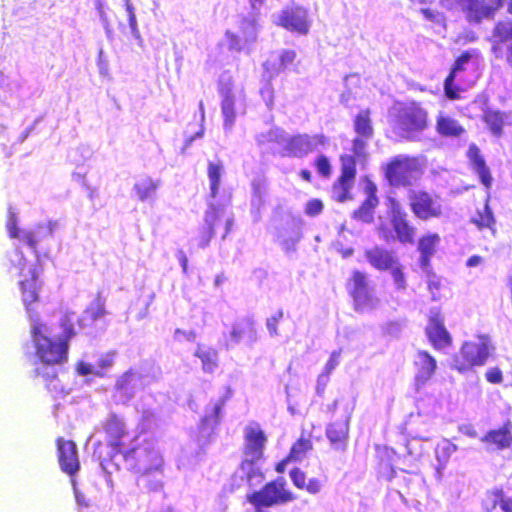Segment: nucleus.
Masks as SVG:
<instances>
[{
    "label": "nucleus",
    "mask_w": 512,
    "mask_h": 512,
    "mask_svg": "<svg viewBox=\"0 0 512 512\" xmlns=\"http://www.w3.org/2000/svg\"><path fill=\"white\" fill-rule=\"evenodd\" d=\"M86 311L90 319L94 321L103 318L107 314L105 300L100 295H97Z\"/></svg>",
    "instance_id": "obj_43"
},
{
    "label": "nucleus",
    "mask_w": 512,
    "mask_h": 512,
    "mask_svg": "<svg viewBox=\"0 0 512 512\" xmlns=\"http://www.w3.org/2000/svg\"><path fill=\"white\" fill-rule=\"evenodd\" d=\"M500 44L501 43L495 39V43L492 46V51L496 58L505 59L508 66L512 69V43L506 47L504 54Z\"/></svg>",
    "instance_id": "obj_47"
},
{
    "label": "nucleus",
    "mask_w": 512,
    "mask_h": 512,
    "mask_svg": "<svg viewBox=\"0 0 512 512\" xmlns=\"http://www.w3.org/2000/svg\"><path fill=\"white\" fill-rule=\"evenodd\" d=\"M222 93V102H221V109L222 113L225 118V122L232 124L235 120L236 113H235V98L233 94L231 93L230 89H226Z\"/></svg>",
    "instance_id": "obj_39"
},
{
    "label": "nucleus",
    "mask_w": 512,
    "mask_h": 512,
    "mask_svg": "<svg viewBox=\"0 0 512 512\" xmlns=\"http://www.w3.org/2000/svg\"><path fill=\"white\" fill-rule=\"evenodd\" d=\"M367 262L378 271H387L399 260L392 250L382 246H374L364 252Z\"/></svg>",
    "instance_id": "obj_21"
},
{
    "label": "nucleus",
    "mask_w": 512,
    "mask_h": 512,
    "mask_svg": "<svg viewBox=\"0 0 512 512\" xmlns=\"http://www.w3.org/2000/svg\"><path fill=\"white\" fill-rule=\"evenodd\" d=\"M467 157L473 170L478 174L481 183L490 189L492 185V176L486 162L481 155L480 149L476 144H470L467 150Z\"/></svg>",
    "instance_id": "obj_24"
},
{
    "label": "nucleus",
    "mask_w": 512,
    "mask_h": 512,
    "mask_svg": "<svg viewBox=\"0 0 512 512\" xmlns=\"http://www.w3.org/2000/svg\"><path fill=\"white\" fill-rule=\"evenodd\" d=\"M225 35H226V38L228 41L229 49L235 50V51H241L242 43H241L239 36H237L236 34H234L232 32H229V31H227Z\"/></svg>",
    "instance_id": "obj_56"
},
{
    "label": "nucleus",
    "mask_w": 512,
    "mask_h": 512,
    "mask_svg": "<svg viewBox=\"0 0 512 512\" xmlns=\"http://www.w3.org/2000/svg\"><path fill=\"white\" fill-rule=\"evenodd\" d=\"M329 381V377L324 374H320L317 378V385H316V393L318 396H323L325 392V388L327 386V383Z\"/></svg>",
    "instance_id": "obj_57"
},
{
    "label": "nucleus",
    "mask_w": 512,
    "mask_h": 512,
    "mask_svg": "<svg viewBox=\"0 0 512 512\" xmlns=\"http://www.w3.org/2000/svg\"><path fill=\"white\" fill-rule=\"evenodd\" d=\"M387 271H390L396 290L404 291L407 289L405 267L399 260H397L391 268H388Z\"/></svg>",
    "instance_id": "obj_41"
},
{
    "label": "nucleus",
    "mask_w": 512,
    "mask_h": 512,
    "mask_svg": "<svg viewBox=\"0 0 512 512\" xmlns=\"http://www.w3.org/2000/svg\"><path fill=\"white\" fill-rule=\"evenodd\" d=\"M381 170L391 187H409L423 174V163L418 156L398 154L384 163Z\"/></svg>",
    "instance_id": "obj_5"
},
{
    "label": "nucleus",
    "mask_w": 512,
    "mask_h": 512,
    "mask_svg": "<svg viewBox=\"0 0 512 512\" xmlns=\"http://www.w3.org/2000/svg\"><path fill=\"white\" fill-rule=\"evenodd\" d=\"M296 51L292 49H285L279 55V71H283L293 65L296 61Z\"/></svg>",
    "instance_id": "obj_46"
},
{
    "label": "nucleus",
    "mask_w": 512,
    "mask_h": 512,
    "mask_svg": "<svg viewBox=\"0 0 512 512\" xmlns=\"http://www.w3.org/2000/svg\"><path fill=\"white\" fill-rule=\"evenodd\" d=\"M256 332L254 329V323L251 319H244L243 321L237 323L232 327V330L229 334V339L226 342V345L229 344H237L239 343L245 336L250 338H255Z\"/></svg>",
    "instance_id": "obj_31"
},
{
    "label": "nucleus",
    "mask_w": 512,
    "mask_h": 512,
    "mask_svg": "<svg viewBox=\"0 0 512 512\" xmlns=\"http://www.w3.org/2000/svg\"><path fill=\"white\" fill-rule=\"evenodd\" d=\"M204 226L200 230L198 246L205 248L209 245L215 235V228L221 222V209L211 206L205 213Z\"/></svg>",
    "instance_id": "obj_23"
},
{
    "label": "nucleus",
    "mask_w": 512,
    "mask_h": 512,
    "mask_svg": "<svg viewBox=\"0 0 512 512\" xmlns=\"http://www.w3.org/2000/svg\"><path fill=\"white\" fill-rule=\"evenodd\" d=\"M313 166L321 178L329 179L332 176V164L325 154H318L313 160Z\"/></svg>",
    "instance_id": "obj_42"
},
{
    "label": "nucleus",
    "mask_w": 512,
    "mask_h": 512,
    "mask_svg": "<svg viewBox=\"0 0 512 512\" xmlns=\"http://www.w3.org/2000/svg\"><path fill=\"white\" fill-rule=\"evenodd\" d=\"M18 276L20 277L18 286L20 290L21 300L25 307L30 322L39 320V314L33 307V304L40 300V289L42 281L39 275L42 271L40 265L28 264L25 260L18 262Z\"/></svg>",
    "instance_id": "obj_6"
},
{
    "label": "nucleus",
    "mask_w": 512,
    "mask_h": 512,
    "mask_svg": "<svg viewBox=\"0 0 512 512\" xmlns=\"http://www.w3.org/2000/svg\"><path fill=\"white\" fill-rule=\"evenodd\" d=\"M327 142V138L323 134H295L286 139L283 146L284 155L303 158L314 152L317 147L326 146Z\"/></svg>",
    "instance_id": "obj_14"
},
{
    "label": "nucleus",
    "mask_w": 512,
    "mask_h": 512,
    "mask_svg": "<svg viewBox=\"0 0 512 512\" xmlns=\"http://www.w3.org/2000/svg\"><path fill=\"white\" fill-rule=\"evenodd\" d=\"M481 441L492 449L512 452V421L507 420L498 428L489 430Z\"/></svg>",
    "instance_id": "obj_18"
},
{
    "label": "nucleus",
    "mask_w": 512,
    "mask_h": 512,
    "mask_svg": "<svg viewBox=\"0 0 512 512\" xmlns=\"http://www.w3.org/2000/svg\"><path fill=\"white\" fill-rule=\"evenodd\" d=\"M22 234L23 232H21L18 227H17V223L15 220L11 221L9 224H8V235L10 238H13V239H22Z\"/></svg>",
    "instance_id": "obj_59"
},
{
    "label": "nucleus",
    "mask_w": 512,
    "mask_h": 512,
    "mask_svg": "<svg viewBox=\"0 0 512 512\" xmlns=\"http://www.w3.org/2000/svg\"><path fill=\"white\" fill-rule=\"evenodd\" d=\"M291 462H294L292 458H290V455L287 454L282 460H280L279 462L276 463L275 465V471L279 474H282L284 473L285 469H286V466L291 463Z\"/></svg>",
    "instance_id": "obj_60"
},
{
    "label": "nucleus",
    "mask_w": 512,
    "mask_h": 512,
    "mask_svg": "<svg viewBox=\"0 0 512 512\" xmlns=\"http://www.w3.org/2000/svg\"><path fill=\"white\" fill-rule=\"evenodd\" d=\"M340 359V351H333L325 365L324 372L322 374L329 377L330 373L338 366Z\"/></svg>",
    "instance_id": "obj_53"
},
{
    "label": "nucleus",
    "mask_w": 512,
    "mask_h": 512,
    "mask_svg": "<svg viewBox=\"0 0 512 512\" xmlns=\"http://www.w3.org/2000/svg\"><path fill=\"white\" fill-rule=\"evenodd\" d=\"M48 328L39 320L31 322L30 335L33 342L35 357L38 361L34 376L42 378L48 391H58L57 366L63 365L68 359L69 339L74 335L72 325L65 329L63 338H52L46 335Z\"/></svg>",
    "instance_id": "obj_1"
},
{
    "label": "nucleus",
    "mask_w": 512,
    "mask_h": 512,
    "mask_svg": "<svg viewBox=\"0 0 512 512\" xmlns=\"http://www.w3.org/2000/svg\"><path fill=\"white\" fill-rule=\"evenodd\" d=\"M135 378L136 373L133 370H127L116 380L115 389L121 392L131 390Z\"/></svg>",
    "instance_id": "obj_44"
},
{
    "label": "nucleus",
    "mask_w": 512,
    "mask_h": 512,
    "mask_svg": "<svg viewBox=\"0 0 512 512\" xmlns=\"http://www.w3.org/2000/svg\"><path fill=\"white\" fill-rule=\"evenodd\" d=\"M223 172V164L218 162H209L207 166V175L210 182V196L215 198L218 195Z\"/></svg>",
    "instance_id": "obj_35"
},
{
    "label": "nucleus",
    "mask_w": 512,
    "mask_h": 512,
    "mask_svg": "<svg viewBox=\"0 0 512 512\" xmlns=\"http://www.w3.org/2000/svg\"><path fill=\"white\" fill-rule=\"evenodd\" d=\"M481 263H483V258L481 256L472 255L467 259L466 266L471 268V267H476V266L480 265Z\"/></svg>",
    "instance_id": "obj_61"
},
{
    "label": "nucleus",
    "mask_w": 512,
    "mask_h": 512,
    "mask_svg": "<svg viewBox=\"0 0 512 512\" xmlns=\"http://www.w3.org/2000/svg\"><path fill=\"white\" fill-rule=\"evenodd\" d=\"M507 12L512 15V0L508 1ZM492 35L500 43L512 40V22H497L493 28Z\"/></svg>",
    "instance_id": "obj_34"
},
{
    "label": "nucleus",
    "mask_w": 512,
    "mask_h": 512,
    "mask_svg": "<svg viewBox=\"0 0 512 512\" xmlns=\"http://www.w3.org/2000/svg\"><path fill=\"white\" fill-rule=\"evenodd\" d=\"M369 109L361 110L354 118V131L363 139H370L374 134Z\"/></svg>",
    "instance_id": "obj_32"
},
{
    "label": "nucleus",
    "mask_w": 512,
    "mask_h": 512,
    "mask_svg": "<svg viewBox=\"0 0 512 512\" xmlns=\"http://www.w3.org/2000/svg\"><path fill=\"white\" fill-rule=\"evenodd\" d=\"M50 230L46 231H25L22 234V239L27 246H29L36 254H38V244L41 243L46 236H51Z\"/></svg>",
    "instance_id": "obj_40"
},
{
    "label": "nucleus",
    "mask_w": 512,
    "mask_h": 512,
    "mask_svg": "<svg viewBox=\"0 0 512 512\" xmlns=\"http://www.w3.org/2000/svg\"><path fill=\"white\" fill-rule=\"evenodd\" d=\"M379 204V199L373 197H366L357 210L353 213L355 220L363 223H370L373 220L374 210Z\"/></svg>",
    "instance_id": "obj_33"
},
{
    "label": "nucleus",
    "mask_w": 512,
    "mask_h": 512,
    "mask_svg": "<svg viewBox=\"0 0 512 512\" xmlns=\"http://www.w3.org/2000/svg\"><path fill=\"white\" fill-rule=\"evenodd\" d=\"M347 290L356 311L362 312L376 307L378 300L372 293L366 273L354 270L347 282Z\"/></svg>",
    "instance_id": "obj_11"
},
{
    "label": "nucleus",
    "mask_w": 512,
    "mask_h": 512,
    "mask_svg": "<svg viewBox=\"0 0 512 512\" xmlns=\"http://www.w3.org/2000/svg\"><path fill=\"white\" fill-rule=\"evenodd\" d=\"M472 55L469 51L462 52L454 61L449 74L456 76L458 72L463 71L464 65L471 59Z\"/></svg>",
    "instance_id": "obj_49"
},
{
    "label": "nucleus",
    "mask_w": 512,
    "mask_h": 512,
    "mask_svg": "<svg viewBox=\"0 0 512 512\" xmlns=\"http://www.w3.org/2000/svg\"><path fill=\"white\" fill-rule=\"evenodd\" d=\"M101 429L105 443L99 441L94 445L93 456L99 461L103 470L111 474L120 469L119 464L114 462V458L120 455L123 459V453L128 449L125 448V439L130 432L124 418L116 413H110L101 422Z\"/></svg>",
    "instance_id": "obj_3"
},
{
    "label": "nucleus",
    "mask_w": 512,
    "mask_h": 512,
    "mask_svg": "<svg viewBox=\"0 0 512 512\" xmlns=\"http://www.w3.org/2000/svg\"><path fill=\"white\" fill-rule=\"evenodd\" d=\"M428 289L431 293H433L435 290H439L441 287V281L440 279L431 271L428 272Z\"/></svg>",
    "instance_id": "obj_58"
},
{
    "label": "nucleus",
    "mask_w": 512,
    "mask_h": 512,
    "mask_svg": "<svg viewBox=\"0 0 512 512\" xmlns=\"http://www.w3.org/2000/svg\"><path fill=\"white\" fill-rule=\"evenodd\" d=\"M428 125L427 110L416 102L401 106L394 119V128L406 140H414Z\"/></svg>",
    "instance_id": "obj_8"
},
{
    "label": "nucleus",
    "mask_w": 512,
    "mask_h": 512,
    "mask_svg": "<svg viewBox=\"0 0 512 512\" xmlns=\"http://www.w3.org/2000/svg\"><path fill=\"white\" fill-rule=\"evenodd\" d=\"M483 506L486 512H491L496 507L503 512H512V497L508 496L502 487H495L486 492Z\"/></svg>",
    "instance_id": "obj_26"
},
{
    "label": "nucleus",
    "mask_w": 512,
    "mask_h": 512,
    "mask_svg": "<svg viewBox=\"0 0 512 512\" xmlns=\"http://www.w3.org/2000/svg\"><path fill=\"white\" fill-rule=\"evenodd\" d=\"M129 25L131 27L133 34L138 38L139 33L137 30V22H136V17L133 12H130V14H129Z\"/></svg>",
    "instance_id": "obj_63"
},
{
    "label": "nucleus",
    "mask_w": 512,
    "mask_h": 512,
    "mask_svg": "<svg viewBox=\"0 0 512 512\" xmlns=\"http://www.w3.org/2000/svg\"><path fill=\"white\" fill-rule=\"evenodd\" d=\"M486 380L492 384H499L503 381L502 371L498 367L490 368L485 373Z\"/></svg>",
    "instance_id": "obj_54"
},
{
    "label": "nucleus",
    "mask_w": 512,
    "mask_h": 512,
    "mask_svg": "<svg viewBox=\"0 0 512 512\" xmlns=\"http://www.w3.org/2000/svg\"><path fill=\"white\" fill-rule=\"evenodd\" d=\"M56 448L60 469L70 477L75 476L80 470L76 443L72 440L58 437L56 439Z\"/></svg>",
    "instance_id": "obj_16"
},
{
    "label": "nucleus",
    "mask_w": 512,
    "mask_h": 512,
    "mask_svg": "<svg viewBox=\"0 0 512 512\" xmlns=\"http://www.w3.org/2000/svg\"><path fill=\"white\" fill-rule=\"evenodd\" d=\"M264 190L260 183L252 185V204L258 209L264 205Z\"/></svg>",
    "instance_id": "obj_50"
},
{
    "label": "nucleus",
    "mask_w": 512,
    "mask_h": 512,
    "mask_svg": "<svg viewBox=\"0 0 512 512\" xmlns=\"http://www.w3.org/2000/svg\"><path fill=\"white\" fill-rule=\"evenodd\" d=\"M430 439H431L430 436L420 435V434L411 438L410 440L407 441V444H406L408 453L413 455L414 457H420L423 453V450L420 449L419 451L413 452L411 448L414 446V444H417L419 440L429 441Z\"/></svg>",
    "instance_id": "obj_52"
},
{
    "label": "nucleus",
    "mask_w": 512,
    "mask_h": 512,
    "mask_svg": "<svg viewBox=\"0 0 512 512\" xmlns=\"http://www.w3.org/2000/svg\"><path fill=\"white\" fill-rule=\"evenodd\" d=\"M275 24L293 34L305 36L310 31L311 19L305 7L291 3L280 11Z\"/></svg>",
    "instance_id": "obj_12"
},
{
    "label": "nucleus",
    "mask_w": 512,
    "mask_h": 512,
    "mask_svg": "<svg viewBox=\"0 0 512 512\" xmlns=\"http://www.w3.org/2000/svg\"><path fill=\"white\" fill-rule=\"evenodd\" d=\"M267 442V436L259 427H246L244 431V457L240 467H252L264 458V450Z\"/></svg>",
    "instance_id": "obj_13"
},
{
    "label": "nucleus",
    "mask_w": 512,
    "mask_h": 512,
    "mask_svg": "<svg viewBox=\"0 0 512 512\" xmlns=\"http://www.w3.org/2000/svg\"><path fill=\"white\" fill-rule=\"evenodd\" d=\"M416 231L400 202L394 198L390 199L389 223L379 224V238L386 243L397 241L402 245H412L416 240Z\"/></svg>",
    "instance_id": "obj_4"
},
{
    "label": "nucleus",
    "mask_w": 512,
    "mask_h": 512,
    "mask_svg": "<svg viewBox=\"0 0 512 512\" xmlns=\"http://www.w3.org/2000/svg\"><path fill=\"white\" fill-rule=\"evenodd\" d=\"M340 160V174L331 186L332 198L336 202H345L352 198L351 190L357 175V161L354 155L342 154Z\"/></svg>",
    "instance_id": "obj_10"
},
{
    "label": "nucleus",
    "mask_w": 512,
    "mask_h": 512,
    "mask_svg": "<svg viewBox=\"0 0 512 512\" xmlns=\"http://www.w3.org/2000/svg\"><path fill=\"white\" fill-rule=\"evenodd\" d=\"M348 431L347 421H336L328 426L326 436L335 449L344 450L347 446Z\"/></svg>",
    "instance_id": "obj_28"
},
{
    "label": "nucleus",
    "mask_w": 512,
    "mask_h": 512,
    "mask_svg": "<svg viewBox=\"0 0 512 512\" xmlns=\"http://www.w3.org/2000/svg\"><path fill=\"white\" fill-rule=\"evenodd\" d=\"M507 115L499 110L487 109L484 111L482 120L486 124L489 131L495 137H501L506 125Z\"/></svg>",
    "instance_id": "obj_29"
},
{
    "label": "nucleus",
    "mask_w": 512,
    "mask_h": 512,
    "mask_svg": "<svg viewBox=\"0 0 512 512\" xmlns=\"http://www.w3.org/2000/svg\"><path fill=\"white\" fill-rule=\"evenodd\" d=\"M415 377L414 382L417 389L422 388L434 375L437 362L427 351L419 350L414 359Z\"/></svg>",
    "instance_id": "obj_17"
},
{
    "label": "nucleus",
    "mask_w": 512,
    "mask_h": 512,
    "mask_svg": "<svg viewBox=\"0 0 512 512\" xmlns=\"http://www.w3.org/2000/svg\"><path fill=\"white\" fill-rule=\"evenodd\" d=\"M194 356L201 362L203 372L213 374L219 367V355L217 349L204 344H198Z\"/></svg>",
    "instance_id": "obj_27"
},
{
    "label": "nucleus",
    "mask_w": 512,
    "mask_h": 512,
    "mask_svg": "<svg viewBox=\"0 0 512 512\" xmlns=\"http://www.w3.org/2000/svg\"><path fill=\"white\" fill-rule=\"evenodd\" d=\"M435 130L444 138H461L466 134L465 127L458 120L444 113L436 117Z\"/></svg>",
    "instance_id": "obj_25"
},
{
    "label": "nucleus",
    "mask_w": 512,
    "mask_h": 512,
    "mask_svg": "<svg viewBox=\"0 0 512 512\" xmlns=\"http://www.w3.org/2000/svg\"><path fill=\"white\" fill-rule=\"evenodd\" d=\"M465 13L470 23H480L483 19L494 16L495 8H491L481 0H451Z\"/></svg>",
    "instance_id": "obj_19"
},
{
    "label": "nucleus",
    "mask_w": 512,
    "mask_h": 512,
    "mask_svg": "<svg viewBox=\"0 0 512 512\" xmlns=\"http://www.w3.org/2000/svg\"><path fill=\"white\" fill-rule=\"evenodd\" d=\"M158 183L153 179L146 177L137 181L134 185V189L138 198L142 201L150 199L156 193Z\"/></svg>",
    "instance_id": "obj_37"
},
{
    "label": "nucleus",
    "mask_w": 512,
    "mask_h": 512,
    "mask_svg": "<svg viewBox=\"0 0 512 512\" xmlns=\"http://www.w3.org/2000/svg\"><path fill=\"white\" fill-rule=\"evenodd\" d=\"M425 334L432 347L436 350H441L452 345V336L446 329L444 315L438 308L430 310Z\"/></svg>",
    "instance_id": "obj_15"
},
{
    "label": "nucleus",
    "mask_w": 512,
    "mask_h": 512,
    "mask_svg": "<svg viewBox=\"0 0 512 512\" xmlns=\"http://www.w3.org/2000/svg\"><path fill=\"white\" fill-rule=\"evenodd\" d=\"M313 450L312 435L303 431L300 437L292 444L288 454L294 462L302 461Z\"/></svg>",
    "instance_id": "obj_30"
},
{
    "label": "nucleus",
    "mask_w": 512,
    "mask_h": 512,
    "mask_svg": "<svg viewBox=\"0 0 512 512\" xmlns=\"http://www.w3.org/2000/svg\"><path fill=\"white\" fill-rule=\"evenodd\" d=\"M366 192H367V197H373L374 199H378V197L376 195L377 187L373 182H369L367 184Z\"/></svg>",
    "instance_id": "obj_64"
},
{
    "label": "nucleus",
    "mask_w": 512,
    "mask_h": 512,
    "mask_svg": "<svg viewBox=\"0 0 512 512\" xmlns=\"http://www.w3.org/2000/svg\"><path fill=\"white\" fill-rule=\"evenodd\" d=\"M123 463L137 473V485L148 493H157L164 488V459L152 445H135L123 453Z\"/></svg>",
    "instance_id": "obj_2"
},
{
    "label": "nucleus",
    "mask_w": 512,
    "mask_h": 512,
    "mask_svg": "<svg viewBox=\"0 0 512 512\" xmlns=\"http://www.w3.org/2000/svg\"><path fill=\"white\" fill-rule=\"evenodd\" d=\"M472 223H474L478 229H490L495 232V219L490 209L488 203H485L482 210H478L476 215L472 218Z\"/></svg>",
    "instance_id": "obj_36"
},
{
    "label": "nucleus",
    "mask_w": 512,
    "mask_h": 512,
    "mask_svg": "<svg viewBox=\"0 0 512 512\" xmlns=\"http://www.w3.org/2000/svg\"><path fill=\"white\" fill-rule=\"evenodd\" d=\"M289 477L297 489L305 490L307 493L312 495L320 493L327 481V476L325 474L310 478L306 481V473L299 467L291 469Z\"/></svg>",
    "instance_id": "obj_20"
},
{
    "label": "nucleus",
    "mask_w": 512,
    "mask_h": 512,
    "mask_svg": "<svg viewBox=\"0 0 512 512\" xmlns=\"http://www.w3.org/2000/svg\"><path fill=\"white\" fill-rule=\"evenodd\" d=\"M493 350L494 346L487 336H479L478 341H466L453 355L452 367L458 372L464 373L474 367L482 366Z\"/></svg>",
    "instance_id": "obj_7"
},
{
    "label": "nucleus",
    "mask_w": 512,
    "mask_h": 512,
    "mask_svg": "<svg viewBox=\"0 0 512 512\" xmlns=\"http://www.w3.org/2000/svg\"><path fill=\"white\" fill-rule=\"evenodd\" d=\"M298 175L305 182L311 183L313 180V175H312L311 171L307 168L301 169L298 172Z\"/></svg>",
    "instance_id": "obj_62"
},
{
    "label": "nucleus",
    "mask_w": 512,
    "mask_h": 512,
    "mask_svg": "<svg viewBox=\"0 0 512 512\" xmlns=\"http://www.w3.org/2000/svg\"><path fill=\"white\" fill-rule=\"evenodd\" d=\"M323 207V203L320 199H311L305 205V213L308 216L314 217L322 212Z\"/></svg>",
    "instance_id": "obj_51"
},
{
    "label": "nucleus",
    "mask_w": 512,
    "mask_h": 512,
    "mask_svg": "<svg viewBox=\"0 0 512 512\" xmlns=\"http://www.w3.org/2000/svg\"><path fill=\"white\" fill-rule=\"evenodd\" d=\"M408 205L414 217L420 221L439 219L444 210L440 197L427 190H409Z\"/></svg>",
    "instance_id": "obj_9"
},
{
    "label": "nucleus",
    "mask_w": 512,
    "mask_h": 512,
    "mask_svg": "<svg viewBox=\"0 0 512 512\" xmlns=\"http://www.w3.org/2000/svg\"><path fill=\"white\" fill-rule=\"evenodd\" d=\"M440 236L437 233H428L418 239L417 250L420 253L419 265L422 269L428 270L431 266V259L436 253Z\"/></svg>",
    "instance_id": "obj_22"
},
{
    "label": "nucleus",
    "mask_w": 512,
    "mask_h": 512,
    "mask_svg": "<svg viewBox=\"0 0 512 512\" xmlns=\"http://www.w3.org/2000/svg\"><path fill=\"white\" fill-rule=\"evenodd\" d=\"M456 76L448 74L444 80V93L449 100L460 99V88L454 84Z\"/></svg>",
    "instance_id": "obj_45"
},
{
    "label": "nucleus",
    "mask_w": 512,
    "mask_h": 512,
    "mask_svg": "<svg viewBox=\"0 0 512 512\" xmlns=\"http://www.w3.org/2000/svg\"><path fill=\"white\" fill-rule=\"evenodd\" d=\"M283 317H284V312L282 309H279L275 314H273L271 317L267 318L266 327L271 336L278 335L277 326Z\"/></svg>",
    "instance_id": "obj_48"
},
{
    "label": "nucleus",
    "mask_w": 512,
    "mask_h": 512,
    "mask_svg": "<svg viewBox=\"0 0 512 512\" xmlns=\"http://www.w3.org/2000/svg\"><path fill=\"white\" fill-rule=\"evenodd\" d=\"M226 401H227V398L226 397H222V398L218 399L214 403V405H213V407L211 409V412L209 414H206L201 419V425L203 427L214 428L216 425L219 424L221 412H222L223 408L226 405Z\"/></svg>",
    "instance_id": "obj_38"
},
{
    "label": "nucleus",
    "mask_w": 512,
    "mask_h": 512,
    "mask_svg": "<svg viewBox=\"0 0 512 512\" xmlns=\"http://www.w3.org/2000/svg\"><path fill=\"white\" fill-rule=\"evenodd\" d=\"M173 338L177 342H181L183 340L193 342L196 339V333L192 330L185 331L181 329H176L174 331Z\"/></svg>",
    "instance_id": "obj_55"
}]
</instances>
